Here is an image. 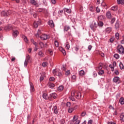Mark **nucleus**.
Masks as SVG:
<instances>
[{
  "instance_id": "obj_1",
  "label": "nucleus",
  "mask_w": 124,
  "mask_h": 124,
  "mask_svg": "<svg viewBox=\"0 0 124 124\" xmlns=\"http://www.w3.org/2000/svg\"><path fill=\"white\" fill-rule=\"evenodd\" d=\"M81 93L79 91H77L76 90H73L71 93V99L72 101H74L75 100V97L77 99H79L81 98Z\"/></svg>"
},
{
  "instance_id": "obj_2",
  "label": "nucleus",
  "mask_w": 124,
  "mask_h": 124,
  "mask_svg": "<svg viewBox=\"0 0 124 124\" xmlns=\"http://www.w3.org/2000/svg\"><path fill=\"white\" fill-rule=\"evenodd\" d=\"M53 73L54 76H58L59 78H62L63 76V74L60 72V70L59 69L53 70Z\"/></svg>"
},
{
  "instance_id": "obj_3",
  "label": "nucleus",
  "mask_w": 124,
  "mask_h": 124,
  "mask_svg": "<svg viewBox=\"0 0 124 124\" xmlns=\"http://www.w3.org/2000/svg\"><path fill=\"white\" fill-rule=\"evenodd\" d=\"M117 52L120 54H124V47L122 45H118L116 47Z\"/></svg>"
},
{
  "instance_id": "obj_4",
  "label": "nucleus",
  "mask_w": 124,
  "mask_h": 124,
  "mask_svg": "<svg viewBox=\"0 0 124 124\" xmlns=\"http://www.w3.org/2000/svg\"><path fill=\"white\" fill-rule=\"evenodd\" d=\"M78 116H75L73 118L71 124H79L80 120L78 119Z\"/></svg>"
},
{
  "instance_id": "obj_5",
  "label": "nucleus",
  "mask_w": 124,
  "mask_h": 124,
  "mask_svg": "<svg viewBox=\"0 0 124 124\" xmlns=\"http://www.w3.org/2000/svg\"><path fill=\"white\" fill-rule=\"evenodd\" d=\"M57 96V94L56 93H52L49 95L48 99L49 101H52L53 99H55L56 98Z\"/></svg>"
},
{
  "instance_id": "obj_6",
  "label": "nucleus",
  "mask_w": 124,
  "mask_h": 124,
  "mask_svg": "<svg viewBox=\"0 0 124 124\" xmlns=\"http://www.w3.org/2000/svg\"><path fill=\"white\" fill-rule=\"evenodd\" d=\"M49 38H50L49 35L46 34H42L40 36V38L42 40H46L47 39H49Z\"/></svg>"
},
{
  "instance_id": "obj_7",
  "label": "nucleus",
  "mask_w": 124,
  "mask_h": 124,
  "mask_svg": "<svg viewBox=\"0 0 124 124\" xmlns=\"http://www.w3.org/2000/svg\"><path fill=\"white\" fill-rule=\"evenodd\" d=\"M78 106H76L74 108H72V107L69 108L68 109V112L70 113H72L74 111V110H75V109L78 108Z\"/></svg>"
},
{
  "instance_id": "obj_8",
  "label": "nucleus",
  "mask_w": 124,
  "mask_h": 124,
  "mask_svg": "<svg viewBox=\"0 0 124 124\" xmlns=\"http://www.w3.org/2000/svg\"><path fill=\"white\" fill-rule=\"evenodd\" d=\"M96 28L97 26L95 22H94V23L90 25V28H91V30L93 31H95Z\"/></svg>"
},
{
  "instance_id": "obj_9",
  "label": "nucleus",
  "mask_w": 124,
  "mask_h": 124,
  "mask_svg": "<svg viewBox=\"0 0 124 124\" xmlns=\"http://www.w3.org/2000/svg\"><path fill=\"white\" fill-rule=\"evenodd\" d=\"M13 29V26L11 25H9L5 27L6 31H10Z\"/></svg>"
},
{
  "instance_id": "obj_10",
  "label": "nucleus",
  "mask_w": 124,
  "mask_h": 124,
  "mask_svg": "<svg viewBox=\"0 0 124 124\" xmlns=\"http://www.w3.org/2000/svg\"><path fill=\"white\" fill-rule=\"evenodd\" d=\"M106 16H107V18H108V19L112 18V16L111 15V12L110 11L107 12Z\"/></svg>"
},
{
  "instance_id": "obj_11",
  "label": "nucleus",
  "mask_w": 124,
  "mask_h": 124,
  "mask_svg": "<svg viewBox=\"0 0 124 124\" xmlns=\"http://www.w3.org/2000/svg\"><path fill=\"white\" fill-rule=\"evenodd\" d=\"M41 24V22L39 21H35L34 23V28H37Z\"/></svg>"
},
{
  "instance_id": "obj_12",
  "label": "nucleus",
  "mask_w": 124,
  "mask_h": 124,
  "mask_svg": "<svg viewBox=\"0 0 124 124\" xmlns=\"http://www.w3.org/2000/svg\"><path fill=\"white\" fill-rule=\"evenodd\" d=\"M103 64L102 63H99V66H98V67H97V68H96V70L97 71H99L102 69L103 68Z\"/></svg>"
},
{
  "instance_id": "obj_13",
  "label": "nucleus",
  "mask_w": 124,
  "mask_h": 124,
  "mask_svg": "<svg viewBox=\"0 0 124 124\" xmlns=\"http://www.w3.org/2000/svg\"><path fill=\"white\" fill-rule=\"evenodd\" d=\"M31 3L36 7H38V4L37 2L35 1V0H31Z\"/></svg>"
},
{
  "instance_id": "obj_14",
  "label": "nucleus",
  "mask_w": 124,
  "mask_h": 124,
  "mask_svg": "<svg viewBox=\"0 0 124 124\" xmlns=\"http://www.w3.org/2000/svg\"><path fill=\"white\" fill-rule=\"evenodd\" d=\"M120 78L118 77H115L113 78V82L119 83Z\"/></svg>"
},
{
  "instance_id": "obj_15",
  "label": "nucleus",
  "mask_w": 124,
  "mask_h": 124,
  "mask_svg": "<svg viewBox=\"0 0 124 124\" xmlns=\"http://www.w3.org/2000/svg\"><path fill=\"white\" fill-rule=\"evenodd\" d=\"M38 12H39V13L43 12L45 14L47 12V10L44 9L39 8L38 9Z\"/></svg>"
},
{
  "instance_id": "obj_16",
  "label": "nucleus",
  "mask_w": 124,
  "mask_h": 124,
  "mask_svg": "<svg viewBox=\"0 0 124 124\" xmlns=\"http://www.w3.org/2000/svg\"><path fill=\"white\" fill-rule=\"evenodd\" d=\"M105 18V16L104 15H101L98 17V20L102 21L104 20Z\"/></svg>"
},
{
  "instance_id": "obj_17",
  "label": "nucleus",
  "mask_w": 124,
  "mask_h": 124,
  "mask_svg": "<svg viewBox=\"0 0 124 124\" xmlns=\"http://www.w3.org/2000/svg\"><path fill=\"white\" fill-rule=\"evenodd\" d=\"M48 25L50 26L51 28H54V24L52 20H49Z\"/></svg>"
},
{
  "instance_id": "obj_18",
  "label": "nucleus",
  "mask_w": 124,
  "mask_h": 124,
  "mask_svg": "<svg viewBox=\"0 0 124 124\" xmlns=\"http://www.w3.org/2000/svg\"><path fill=\"white\" fill-rule=\"evenodd\" d=\"M19 34V32L17 31H15L13 33V36L14 37L16 38Z\"/></svg>"
},
{
  "instance_id": "obj_19",
  "label": "nucleus",
  "mask_w": 124,
  "mask_h": 124,
  "mask_svg": "<svg viewBox=\"0 0 124 124\" xmlns=\"http://www.w3.org/2000/svg\"><path fill=\"white\" fill-rule=\"evenodd\" d=\"M59 50L63 53L64 56L66 55L65 50L62 47H59Z\"/></svg>"
},
{
  "instance_id": "obj_20",
  "label": "nucleus",
  "mask_w": 124,
  "mask_h": 124,
  "mask_svg": "<svg viewBox=\"0 0 124 124\" xmlns=\"http://www.w3.org/2000/svg\"><path fill=\"white\" fill-rule=\"evenodd\" d=\"M25 61L27 62H28L29 63H31V58H30L29 55L28 54L27 55V57H26Z\"/></svg>"
},
{
  "instance_id": "obj_21",
  "label": "nucleus",
  "mask_w": 124,
  "mask_h": 124,
  "mask_svg": "<svg viewBox=\"0 0 124 124\" xmlns=\"http://www.w3.org/2000/svg\"><path fill=\"white\" fill-rule=\"evenodd\" d=\"M112 31V28H108L107 29H106V32L107 33L109 34L110 33V32Z\"/></svg>"
},
{
  "instance_id": "obj_22",
  "label": "nucleus",
  "mask_w": 124,
  "mask_h": 124,
  "mask_svg": "<svg viewBox=\"0 0 124 124\" xmlns=\"http://www.w3.org/2000/svg\"><path fill=\"white\" fill-rule=\"evenodd\" d=\"M1 16H7V14H6V11H3L2 12H1Z\"/></svg>"
},
{
  "instance_id": "obj_23",
  "label": "nucleus",
  "mask_w": 124,
  "mask_h": 124,
  "mask_svg": "<svg viewBox=\"0 0 124 124\" xmlns=\"http://www.w3.org/2000/svg\"><path fill=\"white\" fill-rule=\"evenodd\" d=\"M64 12H67L68 14H70L71 13V10L70 9H67L66 8H64Z\"/></svg>"
},
{
  "instance_id": "obj_24",
  "label": "nucleus",
  "mask_w": 124,
  "mask_h": 124,
  "mask_svg": "<svg viewBox=\"0 0 124 124\" xmlns=\"http://www.w3.org/2000/svg\"><path fill=\"white\" fill-rule=\"evenodd\" d=\"M53 110H54V113L56 114H57L58 112V109H57V107L55 106L54 108H53Z\"/></svg>"
},
{
  "instance_id": "obj_25",
  "label": "nucleus",
  "mask_w": 124,
  "mask_h": 124,
  "mask_svg": "<svg viewBox=\"0 0 124 124\" xmlns=\"http://www.w3.org/2000/svg\"><path fill=\"white\" fill-rule=\"evenodd\" d=\"M119 103H120V104L121 105H124V97L120 98V99H119Z\"/></svg>"
},
{
  "instance_id": "obj_26",
  "label": "nucleus",
  "mask_w": 124,
  "mask_h": 124,
  "mask_svg": "<svg viewBox=\"0 0 124 124\" xmlns=\"http://www.w3.org/2000/svg\"><path fill=\"white\" fill-rule=\"evenodd\" d=\"M117 3L123 5L124 4V0H117Z\"/></svg>"
},
{
  "instance_id": "obj_27",
  "label": "nucleus",
  "mask_w": 124,
  "mask_h": 124,
  "mask_svg": "<svg viewBox=\"0 0 124 124\" xmlns=\"http://www.w3.org/2000/svg\"><path fill=\"white\" fill-rule=\"evenodd\" d=\"M64 87L63 86H60L58 89L59 92H62L63 90Z\"/></svg>"
},
{
  "instance_id": "obj_28",
  "label": "nucleus",
  "mask_w": 124,
  "mask_h": 124,
  "mask_svg": "<svg viewBox=\"0 0 124 124\" xmlns=\"http://www.w3.org/2000/svg\"><path fill=\"white\" fill-rule=\"evenodd\" d=\"M79 76H84V74H85V72H84V71L83 70H80V71H79Z\"/></svg>"
},
{
  "instance_id": "obj_29",
  "label": "nucleus",
  "mask_w": 124,
  "mask_h": 124,
  "mask_svg": "<svg viewBox=\"0 0 124 124\" xmlns=\"http://www.w3.org/2000/svg\"><path fill=\"white\" fill-rule=\"evenodd\" d=\"M104 74V71L103 70H100L99 72H98V74L100 76H102Z\"/></svg>"
},
{
  "instance_id": "obj_30",
  "label": "nucleus",
  "mask_w": 124,
  "mask_h": 124,
  "mask_svg": "<svg viewBox=\"0 0 124 124\" xmlns=\"http://www.w3.org/2000/svg\"><path fill=\"white\" fill-rule=\"evenodd\" d=\"M120 120L122 122H124V114L122 113L120 115Z\"/></svg>"
},
{
  "instance_id": "obj_31",
  "label": "nucleus",
  "mask_w": 124,
  "mask_h": 124,
  "mask_svg": "<svg viewBox=\"0 0 124 124\" xmlns=\"http://www.w3.org/2000/svg\"><path fill=\"white\" fill-rule=\"evenodd\" d=\"M38 56H40V57H43L44 55V53L42 51H40L38 54Z\"/></svg>"
},
{
  "instance_id": "obj_32",
  "label": "nucleus",
  "mask_w": 124,
  "mask_h": 124,
  "mask_svg": "<svg viewBox=\"0 0 124 124\" xmlns=\"http://www.w3.org/2000/svg\"><path fill=\"white\" fill-rule=\"evenodd\" d=\"M118 10V7L117 6H112L111 8V10L113 11H116Z\"/></svg>"
},
{
  "instance_id": "obj_33",
  "label": "nucleus",
  "mask_w": 124,
  "mask_h": 124,
  "mask_svg": "<svg viewBox=\"0 0 124 124\" xmlns=\"http://www.w3.org/2000/svg\"><path fill=\"white\" fill-rule=\"evenodd\" d=\"M43 98L46 99V100H47L48 99V97H47V94L46 93H44L43 94Z\"/></svg>"
},
{
  "instance_id": "obj_34",
  "label": "nucleus",
  "mask_w": 124,
  "mask_h": 124,
  "mask_svg": "<svg viewBox=\"0 0 124 124\" xmlns=\"http://www.w3.org/2000/svg\"><path fill=\"white\" fill-rule=\"evenodd\" d=\"M6 16H8L9 15H10L12 13V12L11 10H8V11H6Z\"/></svg>"
},
{
  "instance_id": "obj_35",
  "label": "nucleus",
  "mask_w": 124,
  "mask_h": 124,
  "mask_svg": "<svg viewBox=\"0 0 124 124\" xmlns=\"http://www.w3.org/2000/svg\"><path fill=\"white\" fill-rule=\"evenodd\" d=\"M49 87H50V88L53 89L55 87V85L54 83H50L49 84Z\"/></svg>"
},
{
  "instance_id": "obj_36",
  "label": "nucleus",
  "mask_w": 124,
  "mask_h": 124,
  "mask_svg": "<svg viewBox=\"0 0 124 124\" xmlns=\"http://www.w3.org/2000/svg\"><path fill=\"white\" fill-rule=\"evenodd\" d=\"M120 28V25L118 22H116V23H115V29H119Z\"/></svg>"
},
{
  "instance_id": "obj_37",
  "label": "nucleus",
  "mask_w": 124,
  "mask_h": 124,
  "mask_svg": "<svg viewBox=\"0 0 124 124\" xmlns=\"http://www.w3.org/2000/svg\"><path fill=\"white\" fill-rule=\"evenodd\" d=\"M22 38L24 39V41L26 43H28V40L27 37L26 36H25V35H23Z\"/></svg>"
},
{
  "instance_id": "obj_38",
  "label": "nucleus",
  "mask_w": 124,
  "mask_h": 124,
  "mask_svg": "<svg viewBox=\"0 0 124 124\" xmlns=\"http://www.w3.org/2000/svg\"><path fill=\"white\" fill-rule=\"evenodd\" d=\"M119 67H120V69L123 70L124 69V66L122 62H120L119 64Z\"/></svg>"
},
{
  "instance_id": "obj_39",
  "label": "nucleus",
  "mask_w": 124,
  "mask_h": 124,
  "mask_svg": "<svg viewBox=\"0 0 124 124\" xmlns=\"http://www.w3.org/2000/svg\"><path fill=\"white\" fill-rule=\"evenodd\" d=\"M65 48L66 49L69 50L70 49V45L68 43H66L65 44Z\"/></svg>"
},
{
  "instance_id": "obj_40",
  "label": "nucleus",
  "mask_w": 124,
  "mask_h": 124,
  "mask_svg": "<svg viewBox=\"0 0 124 124\" xmlns=\"http://www.w3.org/2000/svg\"><path fill=\"white\" fill-rule=\"evenodd\" d=\"M69 30H70V27L68 26H66L64 28V31H67Z\"/></svg>"
},
{
  "instance_id": "obj_41",
  "label": "nucleus",
  "mask_w": 124,
  "mask_h": 124,
  "mask_svg": "<svg viewBox=\"0 0 124 124\" xmlns=\"http://www.w3.org/2000/svg\"><path fill=\"white\" fill-rule=\"evenodd\" d=\"M98 26H99V27H102L103 26V22L99 21V22H98Z\"/></svg>"
},
{
  "instance_id": "obj_42",
  "label": "nucleus",
  "mask_w": 124,
  "mask_h": 124,
  "mask_svg": "<svg viewBox=\"0 0 124 124\" xmlns=\"http://www.w3.org/2000/svg\"><path fill=\"white\" fill-rule=\"evenodd\" d=\"M113 57H114V58L116 59H119L120 58V56L118 54H115Z\"/></svg>"
},
{
  "instance_id": "obj_43",
  "label": "nucleus",
  "mask_w": 124,
  "mask_h": 124,
  "mask_svg": "<svg viewBox=\"0 0 124 124\" xmlns=\"http://www.w3.org/2000/svg\"><path fill=\"white\" fill-rule=\"evenodd\" d=\"M39 45L41 46V48H43L44 47V44L42 42H39Z\"/></svg>"
},
{
  "instance_id": "obj_44",
  "label": "nucleus",
  "mask_w": 124,
  "mask_h": 124,
  "mask_svg": "<svg viewBox=\"0 0 124 124\" xmlns=\"http://www.w3.org/2000/svg\"><path fill=\"white\" fill-rule=\"evenodd\" d=\"M31 91L32 92H33L35 91L34 86L33 85H31Z\"/></svg>"
},
{
  "instance_id": "obj_45",
  "label": "nucleus",
  "mask_w": 124,
  "mask_h": 124,
  "mask_svg": "<svg viewBox=\"0 0 124 124\" xmlns=\"http://www.w3.org/2000/svg\"><path fill=\"white\" fill-rule=\"evenodd\" d=\"M31 42L32 43H33V44L34 45H35V46H36L37 45V43L35 42H34V40H33V39H31Z\"/></svg>"
},
{
  "instance_id": "obj_46",
  "label": "nucleus",
  "mask_w": 124,
  "mask_h": 124,
  "mask_svg": "<svg viewBox=\"0 0 124 124\" xmlns=\"http://www.w3.org/2000/svg\"><path fill=\"white\" fill-rule=\"evenodd\" d=\"M66 106L68 107V108H70L71 106V102H67V104H66Z\"/></svg>"
},
{
  "instance_id": "obj_47",
  "label": "nucleus",
  "mask_w": 124,
  "mask_h": 124,
  "mask_svg": "<svg viewBox=\"0 0 124 124\" xmlns=\"http://www.w3.org/2000/svg\"><path fill=\"white\" fill-rule=\"evenodd\" d=\"M115 38H116L117 40L119 39V33L118 32L115 33Z\"/></svg>"
},
{
  "instance_id": "obj_48",
  "label": "nucleus",
  "mask_w": 124,
  "mask_h": 124,
  "mask_svg": "<svg viewBox=\"0 0 124 124\" xmlns=\"http://www.w3.org/2000/svg\"><path fill=\"white\" fill-rule=\"evenodd\" d=\"M71 79L72 80H74V81H75L77 79V77L76 75H73L72 78H71Z\"/></svg>"
},
{
  "instance_id": "obj_49",
  "label": "nucleus",
  "mask_w": 124,
  "mask_h": 124,
  "mask_svg": "<svg viewBox=\"0 0 124 124\" xmlns=\"http://www.w3.org/2000/svg\"><path fill=\"white\" fill-rule=\"evenodd\" d=\"M55 45L56 47H59V43L57 41H55Z\"/></svg>"
},
{
  "instance_id": "obj_50",
  "label": "nucleus",
  "mask_w": 124,
  "mask_h": 124,
  "mask_svg": "<svg viewBox=\"0 0 124 124\" xmlns=\"http://www.w3.org/2000/svg\"><path fill=\"white\" fill-rule=\"evenodd\" d=\"M70 74V70H67L65 72V75L66 76H68Z\"/></svg>"
},
{
  "instance_id": "obj_51",
  "label": "nucleus",
  "mask_w": 124,
  "mask_h": 124,
  "mask_svg": "<svg viewBox=\"0 0 124 124\" xmlns=\"http://www.w3.org/2000/svg\"><path fill=\"white\" fill-rule=\"evenodd\" d=\"M115 20H116L115 18H112L111 19V21H110V23H111V24H113L115 22Z\"/></svg>"
},
{
  "instance_id": "obj_52",
  "label": "nucleus",
  "mask_w": 124,
  "mask_h": 124,
  "mask_svg": "<svg viewBox=\"0 0 124 124\" xmlns=\"http://www.w3.org/2000/svg\"><path fill=\"white\" fill-rule=\"evenodd\" d=\"M48 52L49 54L52 56L53 55V51H52V50L51 49H48Z\"/></svg>"
},
{
  "instance_id": "obj_53",
  "label": "nucleus",
  "mask_w": 124,
  "mask_h": 124,
  "mask_svg": "<svg viewBox=\"0 0 124 124\" xmlns=\"http://www.w3.org/2000/svg\"><path fill=\"white\" fill-rule=\"evenodd\" d=\"M62 70L63 71H66V67L64 65H62Z\"/></svg>"
},
{
  "instance_id": "obj_54",
  "label": "nucleus",
  "mask_w": 124,
  "mask_h": 124,
  "mask_svg": "<svg viewBox=\"0 0 124 124\" xmlns=\"http://www.w3.org/2000/svg\"><path fill=\"white\" fill-rule=\"evenodd\" d=\"M96 12H97V13H99L100 12V9L98 7H97V8H96Z\"/></svg>"
},
{
  "instance_id": "obj_55",
  "label": "nucleus",
  "mask_w": 124,
  "mask_h": 124,
  "mask_svg": "<svg viewBox=\"0 0 124 124\" xmlns=\"http://www.w3.org/2000/svg\"><path fill=\"white\" fill-rule=\"evenodd\" d=\"M47 63L46 62H44L43 63V67H46V66H47Z\"/></svg>"
},
{
  "instance_id": "obj_56",
  "label": "nucleus",
  "mask_w": 124,
  "mask_h": 124,
  "mask_svg": "<svg viewBox=\"0 0 124 124\" xmlns=\"http://www.w3.org/2000/svg\"><path fill=\"white\" fill-rule=\"evenodd\" d=\"M30 62H29L28 61H25V63H24V65L25 67H27V65L28 64V63H29Z\"/></svg>"
},
{
  "instance_id": "obj_57",
  "label": "nucleus",
  "mask_w": 124,
  "mask_h": 124,
  "mask_svg": "<svg viewBox=\"0 0 124 124\" xmlns=\"http://www.w3.org/2000/svg\"><path fill=\"white\" fill-rule=\"evenodd\" d=\"M55 80V78L54 77H51L49 78V80L50 81H53Z\"/></svg>"
},
{
  "instance_id": "obj_58",
  "label": "nucleus",
  "mask_w": 124,
  "mask_h": 124,
  "mask_svg": "<svg viewBox=\"0 0 124 124\" xmlns=\"http://www.w3.org/2000/svg\"><path fill=\"white\" fill-rule=\"evenodd\" d=\"M93 75L94 76V78H96L97 76V73L95 72H93Z\"/></svg>"
},
{
  "instance_id": "obj_59",
  "label": "nucleus",
  "mask_w": 124,
  "mask_h": 124,
  "mask_svg": "<svg viewBox=\"0 0 124 124\" xmlns=\"http://www.w3.org/2000/svg\"><path fill=\"white\" fill-rule=\"evenodd\" d=\"M92 48V46L91 45H89V46H88V50H89V51H91Z\"/></svg>"
},
{
  "instance_id": "obj_60",
  "label": "nucleus",
  "mask_w": 124,
  "mask_h": 124,
  "mask_svg": "<svg viewBox=\"0 0 124 124\" xmlns=\"http://www.w3.org/2000/svg\"><path fill=\"white\" fill-rule=\"evenodd\" d=\"M86 115V112L85 111L82 112V113H81V116H84Z\"/></svg>"
},
{
  "instance_id": "obj_61",
  "label": "nucleus",
  "mask_w": 124,
  "mask_h": 124,
  "mask_svg": "<svg viewBox=\"0 0 124 124\" xmlns=\"http://www.w3.org/2000/svg\"><path fill=\"white\" fill-rule=\"evenodd\" d=\"M44 80V77L43 76H41L40 78V81H42Z\"/></svg>"
},
{
  "instance_id": "obj_62",
  "label": "nucleus",
  "mask_w": 124,
  "mask_h": 124,
  "mask_svg": "<svg viewBox=\"0 0 124 124\" xmlns=\"http://www.w3.org/2000/svg\"><path fill=\"white\" fill-rule=\"evenodd\" d=\"M108 124H116L113 122H109L108 123Z\"/></svg>"
},
{
  "instance_id": "obj_63",
  "label": "nucleus",
  "mask_w": 124,
  "mask_h": 124,
  "mask_svg": "<svg viewBox=\"0 0 124 124\" xmlns=\"http://www.w3.org/2000/svg\"><path fill=\"white\" fill-rule=\"evenodd\" d=\"M64 123H65V120H63V119H62V120H61V124H64Z\"/></svg>"
},
{
  "instance_id": "obj_64",
  "label": "nucleus",
  "mask_w": 124,
  "mask_h": 124,
  "mask_svg": "<svg viewBox=\"0 0 124 124\" xmlns=\"http://www.w3.org/2000/svg\"><path fill=\"white\" fill-rule=\"evenodd\" d=\"M93 123V121L92 120H89V121H88V124H92Z\"/></svg>"
}]
</instances>
